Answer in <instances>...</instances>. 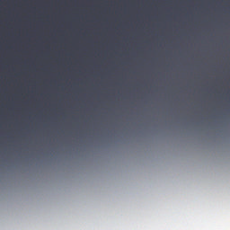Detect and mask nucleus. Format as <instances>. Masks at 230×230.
<instances>
[{"label":"nucleus","instance_id":"obj_1","mask_svg":"<svg viewBox=\"0 0 230 230\" xmlns=\"http://www.w3.org/2000/svg\"><path fill=\"white\" fill-rule=\"evenodd\" d=\"M142 98H143V93H142Z\"/></svg>","mask_w":230,"mask_h":230}]
</instances>
